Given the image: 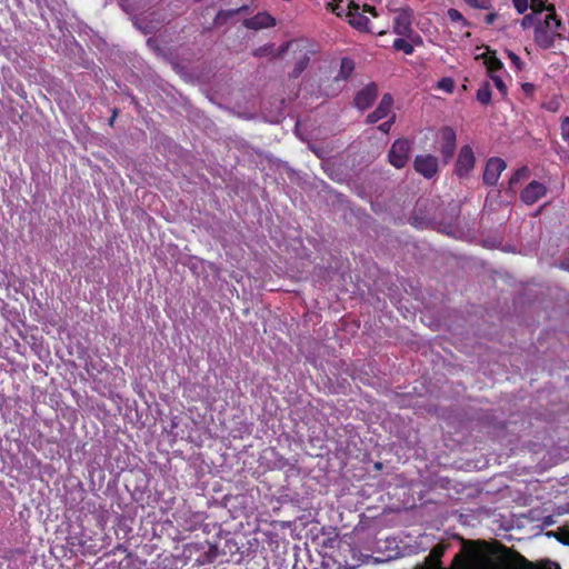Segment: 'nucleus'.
<instances>
[{"label":"nucleus","mask_w":569,"mask_h":569,"mask_svg":"<svg viewBox=\"0 0 569 569\" xmlns=\"http://www.w3.org/2000/svg\"><path fill=\"white\" fill-rule=\"evenodd\" d=\"M445 550L446 547L442 545L433 547L426 558L427 565L431 566L435 560L438 563V569H448L440 567V559ZM449 569H561V567L550 559L529 561L520 553H515L510 559H506L496 550L481 547L469 549L466 556L457 553Z\"/></svg>","instance_id":"f257e3e1"},{"label":"nucleus","mask_w":569,"mask_h":569,"mask_svg":"<svg viewBox=\"0 0 569 569\" xmlns=\"http://www.w3.org/2000/svg\"><path fill=\"white\" fill-rule=\"evenodd\" d=\"M562 28V22L558 19L555 7L549 9V12L539 18L533 39L536 44L543 50L550 49L555 46L557 38H561L559 30Z\"/></svg>","instance_id":"f03ea898"},{"label":"nucleus","mask_w":569,"mask_h":569,"mask_svg":"<svg viewBox=\"0 0 569 569\" xmlns=\"http://www.w3.org/2000/svg\"><path fill=\"white\" fill-rule=\"evenodd\" d=\"M476 164V157L473 150L470 146H463L460 148L456 164H455V174L459 179L469 178L471 171L473 170Z\"/></svg>","instance_id":"7ed1b4c3"},{"label":"nucleus","mask_w":569,"mask_h":569,"mask_svg":"<svg viewBox=\"0 0 569 569\" xmlns=\"http://www.w3.org/2000/svg\"><path fill=\"white\" fill-rule=\"evenodd\" d=\"M410 152H411L410 141L407 139H397L392 143V146L389 150V153H388L389 162L393 167L401 169L407 164V162L409 160Z\"/></svg>","instance_id":"20e7f679"},{"label":"nucleus","mask_w":569,"mask_h":569,"mask_svg":"<svg viewBox=\"0 0 569 569\" xmlns=\"http://www.w3.org/2000/svg\"><path fill=\"white\" fill-rule=\"evenodd\" d=\"M415 170L426 179H432L439 170L438 158L432 154H418L413 161Z\"/></svg>","instance_id":"39448f33"},{"label":"nucleus","mask_w":569,"mask_h":569,"mask_svg":"<svg viewBox=\"0 0 569 569\" xmlns=\"http://www.w3.org/2000/svg\"><path fill=\"white\" fill-rule=\"evenodd\" d=\"M347 18L350 26L359 31L372 32L370 28V20L362 12H360V7L353 1L348 3Z\"/></svg>","instance_id":"423d86ee"},{"label":"nucleus","mask_w":569,"mask_h":569,"mask_svg":"<svg viewBox=\"0 0 569 569\" xmlns=\"http://www.w3.org/2000/svg\"><path fill=\"white\" fill-rule=\"evenodd\" d=\"M507 168L505 160L501 158H490L487 161L485 172H483V182L488 186L497 184L501 172Z\"/></svg>","instance_id":"0eeeda50"},{"label":"nucleus","mask_w":569,"mask_h":569,"mask_svg":"<svg viewBox=\"0 0 569 569\" xmlns=\"http://www.w3.org/2000/svg\"><path fill=\"white\" fill-rule=\"evenodd\" d=\"M413 12L411 9H402L393 21V32L401 37H409L412 33Z\"/></svg>","instance_id":"6e6552de"},{"label":"nucleus","mask_w":569,"mask_h":569,"mask_svg":"<svg viewBox=\"0 0 569 569\" xmlns=\"http://www.w3.org/2000/svg\"><path fill=\"white\" fill-rule=\"evenodd\" d=\"M456 131L446 127L441 130V148L440 153L442 156L443 162L448 163L455 154L456 151Z\"/></svg>","instance_id":"1a4fd4ad"},{"label":"nucleus","mask_w":569,"mask_h":569,"mask_svg":"<svg viewBox=\"0 0 569 569\" xmlns=\"http://www.w3.org/2000/svg\"><path fill=\"white\" fill-rule=\"evenodd\" d=\"M377 96L378 87L375 83H369L356 94L353 104L357 109L363 111L373 103Z\"/></svg>","instance_id":"9d476101"},{"label":"nucleus","mask_w":569,"mask_h":569,"mask_svg":"<svg viewBox=\"0 0 569 569\" xmlns=\"http://www.w3.org/2000/svg\"><path fill=\"white\" fill-rule=\"evenodd\" d=\"M392 104V96L390 93L383 94L376 110L367 116L366 122L372 124L383 118H387L391 112Z\"/></svg>","instance_id":"9b49d317"},{"label":"nucleus","mask_w":569,"mask_h":569,"mask_svg":"<svg viewBox=\"0 0 569 569\" xmlns=\"http://www.w3.org/2000/svg\"><path fill=\"white\" fill-rule=\"evenodd\" d=\"M547 192L545 184L538 181H531L521 192V200L526 204H533L541 199Z\"/></svg>","instance_id":"f8f14e48"},{"label":"nucleus","mask_w":569,"mask_h":569,"mask_svg":"<svg viewBox=\"0 0 569 569\" xmlns=\"http://www.w3.org/2000/svg\"><path fill=\"white\" fill-rule=\"evenodd\" d=\"M276 19L267 12H259L256 16L244 19L243 26L248 29L260 30L273 27Z\"/></svg>","instance_id":"ddd939ff"},{"label":"nucleus","mask_w":569,"mask_h":569,"mask_svg":"<svg viewBox=\"0 0 569 569\" xmlns=\"http://www.w3.org/2000/svg\"><path fill=\"white\" fill-rule=\"evenodd\" d=\"M529 7L532 10V13L543 17L545 13L549 12V9L553 7V4H547L546 0H530Z\"/></svg>","instance_id":"4468645a"},{"label":"nucleus","mask_w":569,"mask_h":569,"mask_svg":"<svg viewBox=\"0 0 569 569\" xmlns=\"http://www.w3.org/2000/svg\"><path fill=\"white\" fill-rule=\"evenodd\" d=\"M477 100L482 104H489L491 101V89L489 82H483L477 91Z\"/></svg>","instance_id":"2eb2a0df"},{"label":"nucleus","mask_w":569,"mask_h":569,"mask_svg":"<svg viewBox=\"0 0 569 569\" xmlns=\"http://www.w3.org/2000/svg\"><path fill=\"white\" fill-rule=\"evenodd\" d=\"M237 16V11L220 10L214 18V26L226 24L232 17Z\"/></svg>","instance_id":"dca6fc26"},{"label":"nucleus","mask_w":569,"mask_h":569,"mask_svg":"<svg viewBox=\"0 0 569 569\" xmlns=\"http://www.w3.org/2000/svg\"><path fill=\"white\" fill-rule=\"evenodd\" d=\"M448 18L451 22H458L462 27H469L470 23L465 19V17L461 14V12L455 8H450L447 12Z\"/></svg>","instance_id":"f3484780"},{"label":"nucleus","mask_w":569,"mask_h":569,"mask_svg":"<svg viewBox=\"0 0 569 569\" xmlns=\"http://www.w3.org/2000/svg\"><path fill=\"white\" fill-rule=\"evenodd\" d=\"M465 2L475 9L490 11L492 9L491 0H465Z\"/></svg>","instance_id":"a211bd4d"},{"label":"nucleus","mask_w":569,"mask_h":569,"mask_svg":"<svg viewBox=\"0 0 569 569\" xmlns=\"http://www.w3.org/2000/svg\"><path fill=\"white\" fill-rule=\"evenodd\" d=\"M353 70V62L347 58L341 60L339 77L347 79Z\"/></svg>","instance_id":"6ab92c4d"},{"label":"nucleus","mask_w":569,"mask_h":569,"mask_svg":"<svg viewBox=\"0 0 569 569\" xmlns=\"http://www.w3.org/2000/svg\"><path fill=\"white\" fill-rule=\"evenodd\" d=\"M136 26L143 31V33H151L153 30L158 28V24H148L147 17H139L136 19Z\"/></svg>","instance_id":"aec40b11"},{"label":"nucleus","mask_w":569,"mask_h":569,"mask_svg":"<svg viewBox=\"0 0 569 569\" xmlns=\"http://www.w3.org/2000/svg\"><path fill=\"white\" fill-rule=\"evenodd\" d=\"M393 48L396 50H401L403 51L406 54H411L413 52V47L412 44H410L408 41H406L405 39L402 38H397L395 41H393Z\"/></svg>","instance_id":"412c9836"},{"label":"nucleus","mask_w":569,"mask_h":569,"mask_svg":"<svg viewBox=\"0 0 569 569\" xmlns=\"http://www.w3.org/2000/svg\"><path fill=\"white\" fill-rule=\"evenodd\" d=\"M308 62H309V58L307 56H305L302 59L297 61L292 72H291V76L295 77V78L299 77L305 71V69L307 68Z\"/></svg>","instance_id":"4be33fe9"},{"label":"nucleus","mask_w":569,"mask_h":569,"mask_svg":"<svg viewBox=\"0 0 569 569\" xmlns=\"http://www.w3.org/2000/svg\"><path fill=\"white\" fill-rule=\"evenodd\" d=\"M540 17L535 14V13H529V14H526L521 21H520V26L523 28V29H528L530 27H535L536 28V23L538 21Z\"/></svg>","instance_id":"5701e85b"},{"label":"nucleus","mask_w":569,"mask_h":569,"mask_svg":"<svg viewBox=\"0 0 569 569\" xmlns=\"http://www.w3.org/2000/svg\"><path fill=\"white\" fill-rule=\"evenodd\" d=\"M438 88L446 92H452L455 88V81L451 78H442L438 82Z\"/></svg>","instance_id":"b1692460"},{"label":"nucleus","mask_w":569,"mask_h":569,"mask_svg":"<svg viewBox=\"0 0 569 569\" xmlns=\"http://www.w3.org/2000/svg\"><path fill=\"white\" fill-rule=\"evenodd\" d=\"M490 78L493 81L496 88L501 92V94L506 96L507 94V86L503 82V80L501 79V77H499L497 74H491Z\"/></svg>","instance_id":"393cba45"},{"label":"nucleus","mask_w":569,"mask_h":569,"mask_svg":"<svg viewBox=\"0 0 569 569\" xmlns=\"http://www.w3.org/2000/svg\"><path fill=\"white\" fill-rule=\"evenodd\" d=\"M487 64H488V69L489 71L491 72V74H496L495 72L502 69L503 68V64L502 62L497 59V58H490L488 61H487Z\"/></svg>","instance_id":"a878e982"},{"label":"nucleus","mask_w":569,"mask_h":569,"mask_svg":"<svg viewBox=\"0 0 569 569\" xmlns=\"http://www.w3.org/2000/svg\"><path fill=\"white\" fill-rule=\"evenodd\" d=\"M329 7L333 13H336L338 17L346 16L348 11V6L345 8L340 2L337 3H329Z\"/></svg>","instance_id":"bb28decb"},{"label":"nucleus","mask_w":569,"mask_h":569,"mask_svg":"<svg viewBox=\"0 0 569 569\" xmlns=\"http://www.w3.org/2000/svg\"><path fill=\"white\" fill-rule=\"evenodd\" d=\"M561 137L569 146V117H565L561 121Z\"/></svg>","instance_id":"cd10ccee"},{"label":"nucleus","mask_w":569,"mask_h":569,"mask_svg":"<svg viewBox=\"0 0 569 569\" xmlns=\"http://www.w3.org/2000/svg\"><path fill=\"white\" fill-rule=\"evenodd\" d=\"M512 3L519 14L525 13L529 8V0H512Z\"/></svg>","instance_id":"c85d7f7f"},{"label":"nucleus","mask_w":569,"mask_h":569,"mask_svg":"<svg viewBox=\"0 0 569 569\" xmlns=\"http://www.w3.org/2000/svg\"><path fill=\"white\" fill-rule=\"evenodd\" d=\"M395 121H396V114L392 113L391 117L387 121L379 124L378 129L383 133H388L390 131L392 124L395 123Z\"/></svg>","instance_id":"c756f323"},{"label":"nucleus","mask_w":569,"mask_h":569,"mask_svg":"<svg viewBox=\"0 0 569 569\" xmlns=\"http://www.w3.org/2000/svg\"><path fill=\"white\" fill-rule=\"evenodd\" d=\"M272 50H273L272 44H266V46H262V47L256 49L253 54L256 57H263V56L270 54L272 52Z\"/></svg>","instance_id":"7c9ffc66"},{"label":"nucleus","mask_w":569,"mask_h":569,"mask_svg":"<svg viewBox=\"0 0 569 569\" xmlns=\"http://www.w3.org/2000/svg\"><path fill=\"white\" fill-rule=\"evenodd\" d=\"M508 54V58L510 59V61L512 62V64L518 69V70H521L522 68V61L520 59L519 56H517L515 52L512 51H508L507 52Z\"/></svg>","instance_id":"2f4dec72"},{"label":"nucleus","mask_w":569,"mask_h":569,"mask_svg":"<svg viewBox=\"0 0 569 569\" xmlns=\"http://www.w3.org/2000/svg\"><path fill=\"white\" fill-rule=\"evenodd\" d=\"M526 172H527V169H526V168H521V169L517 170V171L515 172V174L511 177V179H510V183H516V182H518V181L521 179V177L526 174Z\"/></svg>","instance_id":"473e14b6"},{"label":"nucleus","mask_w":569,"mask_h":569,"mask_svg":"<svg viewBox=\"0 0 569 569\" xmlns=\"http://www.w3.org/2000/svg\"><path fill=\"white\" fill-rule=\"evenodd\" d=\"M497 19V13L496 12H489L486 18H485V21L488 26H491L493 24V22L496 21Z\"/></svg>","instance_id":"72a5a7b5"},{"label":"nucleus","mask_w":569,"mask_h":569,"mask_svg":"<svg viewBox=\"0 0 569 569\" xmlns=\"http://www.w3.org/2000/svg\"><path fill=\"white\" fill-rule=\"evenodd\" d=\"M363 12H368V13H370L373 17H378V12H377L376 8L371 7L369 4H365L363 6Z\"/></svg>","instance_id":"f704fd0d"},{"label":"nucleus","mask_w":569,"mask_h":569,"mask_svg":"<svg viewBox=\"0 0 569 569\" xmlns=\"http://www.w3.org/2000/svg\"><path fill=\"white\" fill-rule=\"evenodd\" d=\"M248 10V6H242L240 8H237V9H231L230 11H237V14H239L240 12H244Z\"/></svg>","instance_id":"c9c22d12"},{"label":"nucleus","mask_w":569,"mask_h":569,"mask_svg":"<svg viewBox=\"0 0 569 569\" xmlns=\"http://www.w3.org/2000/svg\"><path fill=\"white\" fill-rule=\"evenodd\" d=\"M561 269L569 271V261H562L560 263Z\"/></svg>","instance_id":"e433bc0d"},{"label":"nucleus","mask_w":569,"mask_h":569,"mask_svg":"<svg viewBox=\"0 0 569 569\" xmlns=\"http://www.w3.org/2000/svg\"><path fill=\"white\" fill-rule=\"evenodd\" d=\"M116 550L124 551V550H126V548H124L122 545H118V546L116 547Z\"/></svg>","instance_id":"4c0bfd02"},{"label":"nucleus","mask_w":569,"mask_h":569,"mask_svg":"<svg viewBox=\"0 0 569 569\" xmlns=\"http://www.w3.org/2000/svg\"><path fill=\"white\" fill-rule=\"evenodd\" d=\"M2 563H3V558L0 557V567L2 566Z\"/></svg>","instance_id":"58836bf2"}]
</instances>
